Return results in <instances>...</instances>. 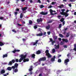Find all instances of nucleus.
Listing matches in <instances>:
<instances>
[{
  "label": "nucleus",
  "instance_id": "47",
  "mask_svg": "<svg viewBox=\"0 0 76 76\" xmlns=\"http://www.w3.org/2000/svg\"><path fill=\"white\" fill-rule=\"evenodd\" d=\"M64 43H63V42H60V44L61 45H63Z\"/></svg>",
  "mask_w": 76,
  "mask_h": 76
},
{
  "label": "nucleus",
  "instance_id": "12",
  "mask_svg": "<svg viewBox=\"0 0 76 76\" xmlns=\"http://www.w3.org/2000/svg\"><path fill=\"white\" fill-rule=\"evenodd\" d=\"M27 8L26 7H25L24 8H22V10L23 12H24V11H25L26 9H27Z\"/></svg>",
  "mask_w": 76,
  "mask_h": 76
},
{
  "label": "nucleus",
  "instance_id": "61",
  "mask_svg": "<svg viewBox=\"0 0 76 76\" xmlns=\"http://www.w3.org/2000/svg\"><path fill=\"white\" fill-rule=\"evenodd\" d=\"M73 50L75 51H76V48H74L73 49Z\"/></svg>",
  "mask_w": 76,
  "mask_h": 76
},
{
  "label": "nucleus",
  "instance_id": "38",
  "mask_svg": "<svg viewBox=\"0 0 76 76\" xmlns=\"http://www.w3.org/2000/svg\"><path fill=\"white\" fill-rule=\"evenodd\" d=\"M52 42V45H53L54 44V43H55L56 42V41H52V42Z\"/></svg>",
  "mask_w": 76,
  "mask_h": 76
},
{
  "label": "nucleus",
  "instance_id": "36",
  "mask_svg": "<svg viewBox=\"0 0 76 76\" xmlns=\"http://www.w3.org/2000/svg\"><path fill=\"white\" fill-rule=\"evenodd\" d=\"M43 7H44V5H40V8H41V9H42Z\"/></svg>",
  "mask_w": 76,
  "mask_h": 76
},
{
  "label": "nucleus",
  "instance_id": "58",
  "mask_svg": "<svg viewBox=\"0 0 76 76\" xmlns=\"http://www.w3.org/2000/svg\"><path fill=\"white\" fill-rule=\"evenodd\" d=\"M22 40L23 41H26V39H22Z\"/></svg>",
  "mask_w": 76,
  "mask_h": 76
},
{
  "label": "nucleus",
  "instance_id": "22",
  "mask_svg": "<svg viewBox=\"0 0 76 76\" xmlns=\"http://www.w3.org/2000/svg\"><path fill=\"white\" fill-rule=\"evenodd\" d=\"M7 57V54H6L4 55H3V58H4L5 57Z\"/></svg>",
  "mask_w": 76,
  "mask_h": 76
},
{
  "label": "nucleus",
  "instance_id": "29",
  "mask_svg": "<svg viewBox=\"0 0 76 76\" xmlns=\"http://www.w3.org/2000/svg\"><path fill=\"white\" fill-rule=\"evenodd\" d=\"M43 35V33H41L38 34V36H39L41 37V36H42Z\"/></svg>",
  "mask_w": 76,
  "mask_h": 76
},
{
  "label": "nucleus",
  "instance_id": "1",
  "mask_svg": "<svg viewBox=\"0 0 76 76\" xmlns=\"http://www.w3.org/2000/svg\"><path fill=\"white\" fill-rule=\"evenodd\" d=\"M27 56V54H25L24 55L23 54H22L20 55L21 58L19 60V62H22V61L23 60V61L24 62H27L29 61V59L28 58H26V56Z\"/></svg>",
  "mask_w": 76,
  "mask_h": 76
},
{
  "label": "nucleus",
  "instance_id": "26",
  "mask_svg": "<svg viewBox=\"0 0 76 76\" xmlns=\"http://www.w3.org/2000/svg\"><path fill=\"white\" fill-rule=\"evenodd\" d=\"M34 66H38V62L35 63L34 64Z\"/></svg>",
  "mask_w": 76,
  "mask_h": 76
},
{
  "label": "nucleus",
  "instance_id": "62",
  "mask_svg": "<svg viewBox=\"0 0 76 76\" xmlns=\"http://www.w3.org/2000/svg\"><path fill=\"white\" fill-rule=\"evenodd\" d=\"M16 50H14L13 51V53H16Z\"/></svg>",
  "mask_w": 76,
  "mask_h": 76
},
{
  "label": "nucleus",
  "instance_id": "16",
  "mask_svg": "<svg viewBox=\"0 0 76 76\" xmlns=\"http://www.w3.org/2000/svg\"><path fill=\"white\" fill-rule=\"evenodd\" d=\"M59 48H60V45L59 44H58L57 45H56L55 48V49H59Z\"/></svg>",
  "mask_w": 76,
  "mask_h": 76
},
{
  "label": "nucleus",
  "instance_id": "32",
  "mask_svg": "<svg viewBox=\"0 0 76 76\" xmlns=\"http://www.w3.org/2000/svg\"><path fill=\"white\" fill-rule=\"evenodd\" d=\"M34 29H37V28H38V27H37V25L34 26Z\"/></svg>",
  "mask_w": 76,
  "mask_h": 76
},
{
  "label": "nucleus",
  "instance_id": "51",
  "mask_svg": "<svg viewBox=\"0 0 76 76\" xmlns=\"http://www.w3.org/2000/svg\"><path fill=\"white\" fill-rule=\"evenodd\" d=\"M64 47L65 48H67V45H64Z\"/></svg>",
  "mask_w": 76,
  "mask_h": 76
},
{
  "label": "nucleus",
  "instance_id": "57",
  "mask_svg": "<svg viewBox=\"0 0 76 76\" xmlns=\"http://www.w3.org/2000/svg\"><path fill=\"white\" fill-rule=\"evenodd\" d=\"M30 2L31 3H33V1H32V0H30Z\"/></svg>",
  "mask_w": 76,
  "mask_h": 76
},
{
  "label": "nucleus",
  "instance_id": "35",
  "mask_svg": "<svg viewBox=\"0 0 76 76\" xmlns=\"http://www.w3.org/2000/svg\"><path fill=\"white\" fill-rule=\"evenodd\" d=\"M11 61L13 64V63H15V59H12Z\"/></svg>",
  "mask_w": 76,
  "mask_h": 76
},
{
  "label": "nucleus",
  "instance_id": "21",
  "mask_svg": "<svg viewBox=\"0 0 76 76\" xmlns=\"http://www.w3.org/2000/svg\"><path fill=\"white\" fill-rule=\"evenodd\" d=\"M40 22H42V19L40 18L39 19H38V23Z\"/></svg>",
  "mask_w": 76,
  "mask_h": 76
},
{
  "label": "nucleus",
  "instance_id": "55",
  "mask_svg": "<svg viewBox=\"0 0 76 76\" xmlns=\"http://www.w3.org/2000/svg\"><path fill=\"white\" fill-rule=\"evenodd\" d=\"M68 6H69V7H72V4H68Z\"/></svg>",
  "mask_w": 76,
  "mask_h": 76
},
{
  "label": "nucleus",
  "instance_id": "53",
  "mask_svg": "<svg viewBox=\"0 0 76 76\" xmlns=\"http://www.w3.org/2000/svg\"><path fill=\"white\" fill-rule=\"evenodd\" d=\"M62 24L63 25H64L65 24V21H64L63 22Z\"/></svg>",
  "mask_w": 76,
  "mask_h": 76
},
{
  "label": "nucleus",
  "instance_id": "56",
  "mask_svg": "<svg viewBox=\"0 0 76 76\" xmlns=\"http://www.w3.org/2000/svg\"><path fill=\"white\" fill-rule=\"evenodd\" d=\"M51 7H52V6L50 5L48 7V8H51Z\"/></svg>",
  "mask_w": 76,
  "mask_h": 76
},
{
  "label": "nucleus",
  "instance_id": "43",
  "mask_svg": "<svg viewBox=\"0 0 76 76\" xmlns=\"http://www.w3.org/2000/svg\"><path fill=\"white\" fill-rule=\"evenodd\" d=\"M15 16H16L18 15V12H15L14 13Z\"/></svg>",
  "mask_w": 76,
  "mask_h": 76
},
{
  "label": "nucleus",
  "instance_id": "44",
  "mask_svg": "<svg viewBox=\"0 0 76 76\" xmlns=\"http://www.w3.org/2000/svg\"><path fill=\"white\" fill-rule=\"evenodd\" d=\"M50 42H51L53 41V39H52V38H50Z\"/></svg>",
  "mask_w": 76,
  "mask_h": 76
},
{
  "label": "nucleus",
  "instance_id": "14",
  "mask_svg": "<svg viewBox=\"0 0 76 76\" xmlns=\"http://www.w3.org/2000/svg\"><path fill=\"white\" fill-rule=\"evenodd\" d=\"M50 25H48L46 26V29L48 30V29H50Z\"/></svg>",
  "mask_w": 76,
  "mask_h": 76
},
{
  "label": "nucleus",
  "instance_id": "45",
  "mask_svg": "<svg viewBox=\"0 0 76 76\" xmlns=\"http://www.w3.org/2000/svg\"><path fill=\"white\" fill-rule=\"evenodd\" d=\"M50 33H51V32H50V31H48L47 32V34H48V35H50Z\"/></svg>",
  "mask_w": 76,
  "mask_h": 76
},
{
  "label": "nucleus",
  "instance_id": "11",
  "mask_svg": "<svg viewBox=\"0 0 76 76\" xmlns=\"http://www.w3.org/2000/svg\"><path fill=\"white\" fill-rule=\"evenodd\" d=\"M46 55L47 56H48V58H51V56L50 55V53H48V54H46Z\"/></svg>",
  "mask_w": 76,
  "mask_h": 76
},
{
  "label": "nucleus",
  "instance_id": "7",
  "mask_svg": "<svg viewBox=\"0 0 76 76\" xmlns=\"http://www.w3.org/2000/svg\"><path fill=\"white\" fill-rule=\"evenodd\" d=\"M40 14L41 15H46L48 14V12H44L42 11L41 12H40Z\"/></svg>",
  "mask_w": 76,
  "mask_h": 76
},
{
  "label": "nucleus",
  "instance_id": "31",
  "mask_svg": "<svg viewBox=\"0 0 76 76\" xmlns=\"http://www.w3.org/2000/svg\"><path fill=\"white\" fill-rule=\"evenodd\" d=\"M59 35L60 37H61V38H63V35L61 34H59Z\"/></svg>",
  "mask_w": 76,
  "mask_h": 76
},
{
  "label": "nucleus",
  "instance_id": "13",
  "mask_svg": "<svg viewBox=\"0 0 76 76\" xmlns=\"http://www.w3.org/2000/svg\"><path fill=\"white\" fill-rule=\"evenodd\" d=\"M38 40H37L35 42H34L33 43V45H36V46H37V44H38Z\"/></svg>",
  "mask_w": 76,
  "mask_h": 76
},
{
  "label": "nucleus",
  "instance_id": "25",
  "mask_svg": "<svg viewBox=\"0 0 76 76\" xmlns=\"http://www.w3.org/2000/svg\"><path fill=\"white\" fill-rule=\"evenodd\" d=\"M23 14L22 13H21L20 15V18H23Z\"/></svg>",
  "mask_w": 76,
  "mask_h": 76
},
{
  "label": "nucleus",
  "instance_id": "59",
  "mask_svg": "<svg viewBox=\"0 0 76 76\" xmlns=\"http://www.w3.org/2000/svg\"><path fill=\"white\" fill-rule=\"evenodd\" d=\"M74 48H76V44H74Z\"/></svg>",
  "mask_w": 76,
  "mask_h": 76
},
{
  "label": "nucleus",
  "instance_id": "30",
  "mask_svg": "<svg viewBox=\"0 0 76 76\" xmlns=\"http://www.w3.org/2000/svg\"><path fill=\"white\" fill-rule=\"evenodd\" d=\"M4 45V44L1 42H0V46H1L2 45Z\"/></svg>",
  "mask_w": 76,
  "mask_h": 76
},
{
  "label": "nucleus",
  "instance_id": "8",
  "mask_svg": "<svg viewBox=\"0 0 76 76\" xmlns=\"http://www.w3.org/2000/svg\"><path fill=\"white\" fill-rule=\"evenodd\" d=\"M18 72V69L17 68H16L15 69L13 70V74H14V73H17Z\"/></svg>",
  "mask_w": 76,
  "mask_h": 76
},
{
  "label": "nucleus",
  "instance_id": "2",
  "mask_svg": "<svg viewBox=\"0 0 76 76\" xmlns=\"http://www.w3.org/2000/svg\"><path fill=\"white\" fill-rule=\"evenodd\" d=\"M65 10V9H62L61 10V11H62V12H61L60 14H61V15H62L65 16V17H67V16H69V14H67V12H64Z\"/></svg>",
  "mask_w": 76,
  "mask_h": 76
},
{
  "label": "nucleus",
  "instance_id": "23",
  "mask_svg": "<svg viewBox=\"0 0 76 76\" xmlns=\"http://www.w3.org/2000/svg\"><path fill=\"white\" fill-rule=\"evenodd\" d=\"M50 12L51 15H53V10H51V9H50Z\"/></svg>",
  "mask_w": 76,
  "mask_h": 76
},
{
  "label": "nucleus",
  "instance_id": "54",
  "mask_svg": "<svg viewBox=\"0 0 76 76\" xmlns=\"http://www.w3.org/2000/svg\"><path fill=\"white\" fill-rule=\"evenodd\" d=\"M60 71H57V74H58V73H60Z\"/></svg>",
  "mask_w": 76,
  "mask_h": 76
},
{
  "label": "nucleus",
  "instance_id": "60",
  "mask_svg": "<svg viewBox=\"0 0 76 76\" xmlns=\"http://www.w3.org/2000/svg\"><path fill=\"white\" fill-rule=\"evenodd\" d=\"M16 52H19L20 50H16Z\"/></svg>",
  "mask_w": 76,
  "mask_h": 76
},
{
  "label": "nucleus",
  "instance_id": "3",
  "mask_svg": "<svg viewBox=\"0 0 76 76\" xmlns=\"http://www.w3.org/2000/svg\"><path fill=\"white\" fill-rule=\"evenodd\" d=\"M18 64L17 63H15L14 66H12V69H15V68H18Z\"/></svg>",
  "mask_w": 76,
  "mask_h": 76
},
{
  "label": "nucleus",
  "instance_id": "52",
  "mask_svg": "<svg viewBox=\"0 0 76 76\" xmlns=\"http://www.w3.org/2000/svg\"><path fill=\"white\" fill-rule=\"evenodd\" d=\"M55 3H56V2H52V4L54 5Z\"/></svg>",
  "mask_w": 76,
  "mask_h": 76
},
{
  "label": "nucleus",
  "instance_id": "49",
  "mask_svg": "<svg viewBox=\"0 0 76 76\" xmlns=\"http://www.w3.org/2000/svg\"><path fill=\"white\" fill-rule=\"evenodd\" d=\"M17 25L18 26H22V25L20 24L19 23H17Z\"/></svg>",
  "mask_w": 76,
  "mask_h": 76
},
{
  "label": "nucleus",
  "instance_id": "42",
  "mask_svg": "<svg viewBox=\"0 0 76 76\" xmlns=\"http://www.w3.org/2000/svg\"><path fill=\"white\" fill-rule=\"evenodd\" d=\"M4 19V18H3V17H0V20H3Z\"/></svg>",
  "mask_w": 76,
  "mask_h": 76
},
{
  "label": "nucleus",
  "instance_id": "10",
  "mask_svg": "<svg viewBox=\"0 0 76 76\" xmlns=\"http://www.w3.org/2000/svg\"><path fill=\"white\" fill-rule=\"evenodd\" d=\"M55 58H56V56H54L53 58H51V61H55Z\"/></svg>",
  "mask_w": 76,
  "mask_h": 76
},
{
  "label": "nucleus",
  "instance_id": "4",
  "mask_svg": "<svg viewBox=\"0 0 76 76\" xmlns=\"http://www.w3.org/2000/svg\"><path fill=\"white\" fill-rule=\"evenodd\" d=\"M68 62H69V59H67L65 60L64 63L65 64L66 66H67L68 64Z\"/></svg>",
  "mask_w": 76,
  "mask_h": 76
},
{
  "label": "nucleus",
  "instance_id": "33",
  "mask_svg": "<svg viewBox=\"0 0 76 76\" xmlns=\"http://www.w3.org/2000/svg\"><path fill=\"white\" fill-rule=\"evenodd\" d=\"M58 63H61V60L60 59H58Z\"/></svg>",
  "mask_w": 76,
  "mask_h": 76
},
{
  "label": "nucleus",
  "instance_id": "18",
  "mask_svg": "<svg viewBox=\"0 0 76 76\" xmlns=\"http://www.w3.org/2000/svg\"><path fill=\"white\" fill-rule=\"evenodd\" d=\"M12 61H10L8 64V65H9V66H12Z\"/></svg>",
  "mask_w": 76,
  "mask_h": 76
},
{
  "label": "nucleus",
  "instance_id": "40",
  "mask_svg": "<svg viewBox=\"0 0 76 76\" xmlns=\"http://www.w3.org/2000/svg\"><path fill=\"white\" fill-rule=\"evenodd\" d=\"M52 52L53 53H55L56 52V50L55 49H53L52 50Z\"/></svg>",
  "mask_w": 76,
  "mask_h": 76
},
{
  "label": "nucleus",
  "instance_id": "37",
  "mask_svg": "<svg viewBox=\"0 0 76 76\" xmlns=\"http://www.w3.org/2000/svg\"><path fill=\"white\" fill-rule=\"evenodd\" d=\"M62 26V24H60L59 25V28H61V26Z\"/></svg>",
  "mask_w": 76,
  "mask_h": 76
},
{
  "label": "nucleus",
  "instance_id": "28",
  "mask_svg": "<svg viewBox=\"0 0 76 76\" xmlns=\"http://www.w3.org/2000/svg\"><path fill=\"white\" fill-rule=\"evenodd\" d=\"M53 39H54V40H56L57 39V36H55L53 37Z\"/></svg>",
  "mask_w": 76,
  "mask_h": 76
},
{
  "label": "nucleus",
  "instance_id": "20",
  "mask_svg": "<svg viewBox=\"0 0 76 76\" xmlns=\"http://www.w3.org/2000/svg\"><path fill=\"white\" fill-rule=\"evenodd\" d=\"M70 35V33L69 32H68L66 35V38H67L69 37V36Z\"/></svg>",
  "mask_w": 76,
  "mask_h": 76
},
{
  "label": "nucleus",
  "instance_id": "5",
  "mask_svg": "<svg viewBox=\"0 0 76 76\" xmlns=\"http://www.w3.org/2000/svg\"><path fill=\"white\" fill-rule=\"evenodd\" d=\"M46 57H42L41 58H40L39 60V61H45L46 60Z\"/></svg>",
  "mask_w": 76,
  "mask_h": 76
},
{
  "label": "nucleus",
  "instance_id": "19",
  "mask_svg": "<svg viewBox=\"0 0 76 76\" xmlns=\"http://www.w3.org/2000/svg\"><path fill=\"white\" fill-rule=\"evenodd\" d=\"M35 54H33L31 55V58H35Z\"/></svg>",
  "mask_w": 76,
  "mask_h": 76
},
{
  "label": "nucleus",
  "instance_id": "17",
  "mask_svg": "<svg viewBox=\"0 0 76 76\" xmlns=\"http://www.w3.org/2000/svg\"><path fill=\"white\" fill-rule=\"evenodd\" d=\"M12 67H10V66L8 67L7 68V70H9V71H10V70H12Z\"/></svg>",
  "mask_w": 76,
  "mask_h": 76
},
{
  "label": "nucleus",
  "instance_id": "6",
  "mask_svg": "<svg viewBox=\"0 0 76 76\" xmlns=\"http://www.w3.org/2000/svg\"><path fill=\"white\" fill-rule=\"evenodd\" d=\"M4 73H5V70L4 69H1L0 72V75H2V74H4Z\"/></svg>",
  "mask_w": 76,
  "mask_h": 76
},
{
  "label": "nucleus",
  "instance_id": "63",
  "mask_svg": "<svg viewBox=\"0 0 76 76\" xmlns=\"http://www.w3.org/2000/svg\"><path fill=\"white\" fill-rule=\"evenodd\" d=\"M39 76H42V74H40L39 75Z\"/></svg>",
  "mask_w": 76,
  "mask_h": 76
},
{
  "label": "nucleus",
  "instance_id": "9",
  "mask_svg": "<svg viewBox=\"0 0 76 76\" xmlns=\"http://www.w3.org/2000/svg\"><path fill=\"white\" fill-rule=\"evenodd\" d=\"M62 40L63 42H68L69 41V40L67 39H62Z\"/></svg>",
  "mask_w": 76,
  "mask_h": 76
},
{
  "label": "nucleus",
  "instance_id": "46",
  "mask_svg": "<svg viewBox=\"0 0 76 76\" xmlns=\"http://www.w3.org/2000/svg\"><path fill=\"white\" fill-rule=\"evenodd\" d=\"M15 61H16V62H19V60H18V59H15Z\"/></svg>",
  "mask_w": 76,
  "mask_h": 76
},
{
  "label": "nucleus",
  "instance_id": "24",
  "mask_svg": "<svg viewBox=\"0 0 76 76\" xmlns=\"http://www.w3.org/2000/svg\"><path fill=\"white\" fill-rule=\"evenodd\" d=\"M29 23L30 25H32L33 23L32 21L31 20H29Z\"/></svg>",
  "mask_w": 76,
  "mask_h": 76
},
{
  "label": "nucleus",
  "instance_id": "34",
  "mask_svg": "<svg viewBox=\"0 0 76 76\" xmlns=\"http://www.w3.org/2000/svg\"><path fill=\"white\" fill-rule=\"evenodd\" d=\"M64 20V18H62L61 19V20H60V21L61 22H63Z\"/></svg>",
  "mask_w": 76,
  "mask_h": 76
},
{
  "label": "nucleus",
  "instance_id": "50",
  "mask_svg": "<svg viewBox=\"0 0 76 76\" xmlns=\"http://www.w3.org/2000/svg\"><path fill=\"white\" fill-rule=\"evenodd\" d=\"M22 23L23 24H25V21H22Z\"/></svg>",
  "mask_w": 76,
  "mask_h": 76
},
{
  "label": "nucleus",
  "instance_id": "48",
  "mask_svg": "<svg viewBox=\"0 0 76 76\" xmlns=\"http://www.w3.org/2000/svg\"><path fill=\"white\" fill-rule=\"evenodd\" d=\"M41 51L39 50H38V54H41Z\"/></svg>",
  "mask_w": 76,
  "mask_h": 76
},
{
  "label": "nucleus",
  "instance_id": "41",
  "mask_svg": "<svg viewBox=\"0 0 76 76\" xmlns=\"http://www.w3.org/2000/svg\"><path fill=\"white\" fill-rule=\"evenodd\" d=\"M53 20H50L49 21H48V23H52V22Z\"/></svg>",
  "mask_w": 76,
  "mask_h": 76
},
{
  "label": "nucleus",
  "instance_id": "39",
  "mask_svg": "<svg viewBox=\"0 0 76 76\" xmlns=\"http://www.w3.org/2000/svg\"><path fill=\"white\" fill-rule=\"evenodd\" d=\"M12 31L13 32H15V33H16V31H15V29H13L12 30Z\"/></svg>",
  "mask_w": 76,
  "mask_h": 76
},
{
  "label": "nucleus",
  "instance_id": "27",
  "mask_svg": "<svg viewBox=\"0 0 76 76\" xmlns=\"http://www.w3.org/2000/svg\"><path fill=\"white\" fill-rule=\"evenodd\" d=\"M45 53H46V54H48V53H49V50H46L45 52Z\"/></svg>",
  "mask_w": 76,
  "mask_h": 76
},
{
  "label": "nucleus",
  "instance_id": "64",
  "mask_svg": "<svg viewBox=\"0 0 76 76\" xmlns=\"http://www.w3.org/2000/svg\"><path fill=\"white\" fill-rule=\"evenodd\" d=\"M16 11H19V9H17L16 10Z\"/></svg>",
  "mask_w": 76,
  "mask_h": 76
},
{
  "label": "nucleus",
  "instance_id": "15",
  "mask_svg": "<svg viewBox=\"0 0 76 76\" xmlns=\"http://www.w3.org/2000/svg\"><path fill=\"white\" fill-rule=\"evenodd\" d=\"M32 67H33L32 66H30V69H29V71H30V72H31V71L32 70H33V69H32Z\"/></svg>",
  "mask_w": 76,
  "mask_h": 76
}]
</instances>
